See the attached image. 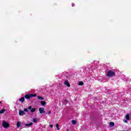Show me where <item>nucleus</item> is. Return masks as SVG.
Here are the masks:
<instances>
[{"mask_svg": "<svg viewBox=\"0 0 131 131\" xmlns=\"http://www.w3.org/2000/svg\"><path fill=\"white\" fill-rule=\"evenodd\" d=\"M106 76L107 77H113V76H115V72L113 71L112 70H109L108 72L106 73Z\"/></svg>", "mask_w": 131, "mask_h": 131, "instance_id": "f257e3e1", "label": "nucleus"}, {"mask_svg": "<svg viewBox=\"0 0 131 131\" xmlns=\"http://www.w3.org/2000/svg\"><path fill=\"white\" fill-rule=\"evenodd\" d=\"M2 126L4 128H8V127H10V124L9 123H8V122H7L6 121H4L2 122Z\"/></svg>", "mask_w": 131, "mask_h": 131, "instance_id": "f03ea898", "label": "nucleus"}, {"mask_svg": "<svg viewBox=\"0 0 131 131\" xmlns=\"http://www.w3.org/2000/svg\"><path fill=\"white\" fill-rule=\"evenodd\" d=\"M26 113L25 112L19 110V115H20V116H22V115H25Z\"/></svg>", "mask_w": 131, "mask_h": 131, "instance_id": "7ed1b4c3", "label": "nucleus"}, {"mask_svg": "<svg viewBox=\"0 0 131 131\" xmlns=\"http://www.w3.org/2000/svg\"><path fill=\"white\" fill-rule=\"evenodd\" d=\"M64 84L65 85H67L68 88H70V83H69V81L67 80L64 81Z\"/></svg>", "mask_w": 131, "mask_h": 131, "instance_id": "20e7f679", "label": "nucleus"}, {"mask_svg": "<svg viewBox=\"0 0 131 131\" xmlns=\"http://www.w3.org/2000/svg\"><path fill=\"white\" fill-rule=\"evenodd\" d=\"M39 113H40V114H42V113H45V108H39Z\"/></svg>", "mask_w": 131, "mask_h": 131, "instance_id": "39448f33", "label": "nucleus"}, {"mask_svg": "<svg viewBox=\"0 0 131 131\" xmlns=\"http://www.w3.org/2000/svg\"><path fill=\"white\" fill-rule=\"evenodd\" d=\"M19 102H21V103H24V101H25V97H21L19 100Z\"/></svg>", "mask_w": 131, "mask_h": 131, "instance_id": "423d86ee", "label": "nucleus"}, {"mask_svg": "<svg viewBox=\"0 0 131 131\" xmlns=\"http://www.w3.org/2000/svg\"><path fill=\"white\" fill-rule=\"evenodd\" d=\"M25 99H31L30 94H27L25 96Z\"/></svg>", "mask_w": 131, "mask_h": 131, "instance_id": "0eeeda50", "label": "nucleus"}, {"mask_svg": "<svg viewBox=\"0 0 131 131\" xmlns=\"http://www.w3.org/2000/svg\"><path fill=\"white\" fill-rule=\"evenodd\" d=\"M125 118L126 119H127V120H129V119H130V118H129V114H126L125 116Z\"/></svg>", "mask_w": 131, "mask_h": 131, "instance_id": "6e6552de", "label": "nucleus"}, {"mask_svg": "<svg viewBox=\"0 0 131 131\" xmlns=\"http://www.w3.org/2000/svg\"><path fill=\"white\" fill-rule=\"evenodd\" d=\"M6 112V110L5 108L2 109V110L0 111V114H3Z\"/></svg>", "mask_w": 131, "mask_h": 131, "instance_id": "1a4fd4ad", "label": "nucleus"}, {"mask_svg": "<svg viewBox=\"0 0 131 131\" xmlns=\"http://www.w3.org/2000/svg\"><path fill=\"white\" fill-rule=\"evenodd\" d=\"M20 125H21V122H17L16 123V126H17V128H19V127H20Z\"/></svg>", "mask_w": 131, "mask_h": 131, "instance_id": "9d476101", "label": "nucleus"}, {"mask_svg": "<svg viewBox=\"0 0 131 131\" xmlns=\"http://www.w3.org/2000/svg\"><path fill=\"white\" fill-rule=\"evenodd\" d=\"M35 111H36V108H32L31 110V112L32 113H33V112H35Z\"/></svg>", "mask_w": 131, "mask_h": 131, "instance_id": "9b49d317", "label": "nucleus"}, {"mask_svg": "<svg viewBox=\"0 0 131 131\" xmlns=\"http://www.w3.org/2000/svg\"><path fill=\"white\" fill-rule=\"evenodd\" d=\"M33 124V123L30 122L29 124H26V126H30V125H32Z\"/></svg>", "mask_w": 131, "mask_h": 131, "instance_id": "f8f14e48", "label": "nucleus"}, {"mask_svg": "<svg viewBox=\"0 0 131 131\" xmlns=\"http://www.w3.org/2000/svg\"><path fill=\"white\" fill-rule=\"evenodd\" d=\"M30 97L31 98L33 97H36V94H30Z\"/></svg>", "mask_w": 131, "mask_h": 131, "instance_id": "ddd939ff", "label": "nucleus"}, {"mask_svg": "<svg viewBox=\"0 0 131 131\" xmlns=\"http://www.w3.org/2000/svg\"><path fill=\"white\" fill-rule=\"evenodd\" d=\"M56 126L57 130H60V128L59 127V124L57 123L56 124Z\"/></svg>", "mask_w": 131, "mask_h": 131, "instance_id": "4468645a", "label": "nucleus"}, {"mask_svg": "<svg viewBox=\"0 0 131 131\" xmlns=\"http://www.w3.org/2000/svg\"><path fill=\"white\" fill-rule=\"evenodd\" d=\"M40 104L42 106H45V105H46V102H45V101H41Z\"/></svg>", "mask_w": 131, "mask_h": 131, "instance_id": "2eb2a0df", "label": "nucleus"}, {"mask_svg": "<svg viewBox=\"0 0 131 131\" xmlns=\"http://www.w3.org/2000/svg\"><path fill=\"white\" fill-rule=\"evenodd\" d=\"M72 124H76V121L75 120H73L72 121Z\"/></svg>", "mask_w": 131, "mask_h": 131, "instance_id": "dca6fc26", "label": "nucleus"}, {"mask_svg": "<svg viewBox=\"0 0 131 131\" xmlns=\"http://www.w3.org/2000/svg\"><path fill=\"white\" fill-rule=\"evenodd\" d=\"M79 85H83V81L79 82Z\"/></svg>", "mask_w": 131, "mask_h": 131, "instance_id": "f3484780", "label": "nucleus"}, {"mask_svg": "<svg viewBox=\"0 0 131 131\" xmlns=\"http://www.w3.org/2000/svg\"><path fill=\"white\" fill-rule=\"evenodd\" d=\"M38 99L39 100H43V99H45V98H43V97H41V96H38Z\"/></svg>", "mask_w": 131, "mask_h": 131, "instance_id": "a211bd4d", "label": "nucleus"}, {"mask_svg": "<svg viewBox=\"0 0 131 131\" xmlns=\"http://www.w3.org/2000/svg\"><path fill=\"white\" fill-rule=\"evenodd\" d=\"M114 122H111L110 123V125H112V126H114Z\"/></svg>", "mask_w": 131, "mask_h": 131, "instance_id": "6ab92c4d", "label": "nucleus"}, {"mask_svg": "<svg viewBox=\"0 0 131 131\" xmlns=\"http://www.w3.org/2000/svg\"><path fill=\"white\" fill-rule=\"evenodd\" d=\"M24 112H28V109H27V108H25L24 109Z\"/></svg>", "mask_w": 131, "mask_h": 131, "instance_id": "aec40b11", "label": "nucleus"}, {"mask_svg": "<svg viewBox=\"0 0 131 131\" xmlns=\"http://www.w3.org/2000/svg\"><path fill=\"white\" fill-rule=\"evenodd\" d=\"M36 121H37V119H35V118H34L33 119V122H36Z\"/></svg>", "mask_w": 131, "mask_h": 131, "instance_id": "412c9836", "label": "nucleus"}, {"mask_svg": "<svg viewBox=\"0 0 131 131\" xmlns=\"http://www.w3.org/2000/svg\"><path fill=\"white\" fill-rule=\"evenodd\" d=\"M28 109H29V110H31V109H32V106H30L28 107Z\"/></svg>", "mask_w": 131, "mask_h": 131, "instance_id": "4be33fe9", "label": "nucleus"}, {"mask_svg": "<svg viewBox=\"0 0 131 131\" xmlns=\"http://www.w3.org/2000/svg\"><path fill=\"white\" fill-rule=\"evenodd\" d=\"M123 122L125 123H127V121L126 120H123Z\"/></svg>", "mask_w": 131, "mask_h": 131, "instance_id": "5701e85b", "label": "nucleus"}, {"mask_svg": "<svg viewBox=\"0 0 131 131\" xmlns=\"http://www.w3.org/2000/svg\"><path fill=\"white\" fill-rule=\"evenodd\" d=\"M51 111L47 112V114L50 115V114H51Z\"/></svg>", "mask_w": 131, "mask_h": 131, "instance_id": "b1692460", "label": "nucleus"}, {"mask_svg": "<svg viewBox=\"0 0 131 131\" xmlns=\"http://www.w3.org/2000/svg\"><path fill=\"white\" fill-rule=\"evenodd\" d=\"M72 7H74L75 6V4L72 3Z\"/></svg>", "mask_w": 131, "mask_h": 131, "instance_id": "393cba45", "label": "nucleus"}, {"mask_svg": "<svg viewBox=\"0 0 131 131\" xmlns=\"http://www.w3.org/2000/svg\"><path fill=\"white\" fill-rule=\"evenodd\" d=\"M52 127H53V125L50 124V128H52Z\"/></svg>", "mask_w": 131, "mask_h": 131, "instance_id": "a878e982", "label": "nucleus"}, {"mask_svg": "<svg viewBox=\"0 0 131 131\" xmlns=\"http://www.w3.org/2000/svg\"><path fill=\"white\" fill-rule=\"evenodd\" d=\"M67 131H69V129H68L67 130Z\"/></svg>", "mask_w": 131, "mask_h": 131, "instance_id": "bb28decb", "label": "nucleus"}, {"mask_svg": "<svg viewBox=\"0 0 131 131\" xmlns=\"http://www.w3.org/2000/svg\"><path fill=\"white\" fill-rule=\"evenodd\" d=\"M0 104H2V101L0 102Z\"/></svg>", "mask_w": 131, "mask_h": 131, "instance_id": "cd10ccee", "label": "nucleus"}]
</instances>
